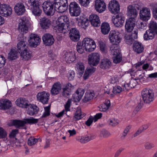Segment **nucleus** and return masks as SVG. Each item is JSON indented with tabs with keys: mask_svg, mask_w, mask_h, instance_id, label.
Returning <instances> with one entry per match:
<instances>
[{
	"mask_svg": "<svg viewBox=\"0 0 157 157\" xmlns=\"http://www.w3.org/2000/svg\"><path fill=\"white\" fill-rule=\"evenodd\" d=\"M76 46L77 49H95L96 48L94 41L89 38H84L82 43L78 42Z\"/></svg>",
	"mask_w": 157,
	"mask_h": 157,
	"instance_id": "1",
	"label": "nucleus"
},
{
	"mask_svg": "<svg viewBox=\"0 0 157 157\" xmlns=\"http://www.w3.org/2000/svg\"><path fill=\"white\" fill-rule=\"evenodd\" d=\"M141 95L143 101L146 103H149L154 99V92L152 90L143 89L141 93Z\"/></svg>",
	"mask_w": 157,
	"mask_h": 157,
	"instance_id": "2",
	"label": "nucleus"
},
{
	"mask_svg": "<svg viewBox=\"0 0 157 157\" xmlns=\"http://www.w3.org/2000/svg\"><path fill=\"white\" fill-rule=\"evenodd\" d=\"M120 33L117 30H112L109 34V38L113 44L117 45L121 42V38Z\"/></svg>",
	"mask_w": 157,
	"mask_h": 157,
	"instance_id": "3",
	"label": "nucleus"
},
{
	"mask_svg": "<svg viewBox=\"0 0 157 157\" xmlns=\"http://www.w3.org/2000/svg\"><path fill=\"white\" fill-rule=\"evenodd\" d=\"M38 120L33 118V117H30L29 118H27L25 119V121L19 120H14L12 122L14 125L17 127L23 126L26 123L30 124H34L38 122Z\"/></svg>",
	"mask_w": 157,
	"mask_h": 157,
	"instance_id": "4",
	"label": "nucleus"
},
{
	"mask_svg": "<svg viewBox=\"0 0 157 157\" xmlns=\"http://www.w3.org/2000/svg\"><path fill=\"white\" fill-rule=\"evenodd\" d=\"M100 56L98 53H91L88 56V62L90 66H96L99 63Z\"/></svg>",
	"mask_w": 157,
	"mask_h": 157,
	"instance_id": "5",
	"label": "nucleus"
},
{
	"mask_svg": "<svg viewBox=\"0 0 157 157\" xmlns=\"http://www.w3.org/2000/svg\"><path fill=\"white\" fill-rule=\"evenodd\" d=\"M69 10L71 15L74 16H78L81 12L80 7L75 2H72L70 4Z\"/></svg>",
	"mask_w": 157,
	"mask_h": 157,
	"instance_id": "6",
	"label": "nucleus"
},
{
	"mask_svg": "<svg viewBox=\"0 0 157 157\" xmlns=\"http://www.w3.org/2000/svg\"><path fill=\"white\" fill-rule=\"evenodd\" d=\"M43 10L48 16L52 15L54 12L53 4L50 2H45L42 5Z\"/></svg>",
	"mask_w": 157,
	"mask_h": 157,
	"instance_id": "7",
	"label": "nucleus"
},
{
	"mask_svg": "<svg viewBox=\"0 0 157 157\" xmlns=\"http://www.w3.org/2000/svg\"><path fill=\"white\" fill-rule=\"evenodd\" d=\"M108 8L111 13L115 14L120 11V6L119 2L116 0L110 1L109 4Z\"/></svg>",
	"mask_w": 157,
	"mask_h": 157,
	"instance_id": "8",
	"label": "nucleus"
},
{
	"mask_svg": "<svg viewBox=\"0 0 157 157\" xmlns=\"http://www.w3.org/2000/svg\"><path fill=\"white\" fill-rule=\"evenodd\" d=\"M41 39L37 35L31 34L28 40L29 45L31 47L36 48L39 44Z\"/></svg>",
	"mask_w": 157,
	"mask_h": 157,
	"instance_id": "9",
	"label": "nucleus"
},
{
	"mask_svg": "<svg viewBox=\"0 0 157 157\" xmlns=\"http://www.w3.org/2000/svg\"><path fill=\"white\" fill-rule=\"evenodd\" d=\"M49 96V93L45 91L39 92L36 96L37 100L43 104L48 103Z\"/></svg>",
	"mask_w": 157,
	"mask_h": 157,
	"instance_id": "10",
	"label": "nucleus"
},
{
	"mask_svg": "<svg viewBox=\"0 0 157 157\" xmlns=\"http://www.w3.org/2000/svg\"><path fill=\"white\" fill-rule=\"evenodd\" d=\"M150 10L146 7H143L140 11V17L141 19L144 21H147L149 19L150 16Z\"/></svg>",
	"mask_w": 157,
	"mask_h": 157,
	"instance_id": "11",
	"label": "nucleus"
},
{
	"mask_svg": "<svg viewBox=\"0 0 157 157\" xmlns=\"http://www.w3.org/2000/svg\"><path fill=\"white\" fill-rule=\"evenodd\" d=\"M64 57L66 62L70 63L74 61L75 59V54L73 51H70L69 50H65L63 51Z\"/></svg>",
	"mask_w": 157,
	"mask_h": 157,
	"instance_id": "12",
	"label": "nucleus"
},
{
	"mask_svg": "<svg viewBox=\"0 0 157 157\" xmlns=\"http://www.w3.org/2000/svg\"><path fill=\"white\" fill-rule=\"evenodd\" d=\"M136 19L134 17H130L126 20L125 28L128 32H130L133 30L135 25Z\"/></svg>",
	"mask_w": 157,
	"mask_h": 157,
	"instance_id": "13",
	"label": "nucleus"
},
{
	"mask_svg": "<svg viewBox=\"0 0 157 157\" xmlns=\"http://www.w3.org/2000/svg\"><path fill=\"white\" fill-rule=\"evenodd\" d=\"M12 10L9 6L3 4L0 5V14L3 16L7 17L12 14Z\"/></svg>",
	"mask_w": 157,
	"mask_h": 157,
	"instance_id": "14",
	"label": "nucleus"
},
{
	"mask_svg": "<svg viewBox=\"0 0 157 157\" xmlns=\"http://www.w3.org/2000/svg\"><path fill=\"white\" fill-rule=\"evenodd\" d=\"M124 17L121 14L117 15L114 18L113 17L112 21L115 26L121 27L124 22Z\"/></svg>",
	"mask_w": 157,
	"mask_h": 157,
	"instance_id": "15",
	"label": "nucleus"
},
{
	"mask_svg": "<svg viewBox=\"0 0 157 157\" xmlns=\"http://www.w3.org/2000/svg\"><path fill=\"white\" fill-rule=\"evenodd\" d=\"M69 37L71 40L74 41H78L80 38V36L78 30L75 28H72L69 33Z\"/></svg>",
	"mask_w": 157,
	"mask_h": 157,
	"instance_id": "16",
	"label": "nucleus"
},
{
	"mask_svg": "<svg viewBox=\"0 0 157 157\" xmlns=\"http://www.w3.org/2000/svg\"><path fill=\"white\" fill-rule=\"evenodd\" d=\"M42 40L45 45L48 46L52 45L55 40L53 36L48 33L44 34L42 37Z\"/></svg>",
	"mask_w": 157,
	"mask_h": 157,
	"instance_id": "17",
	"label": "nucleus"
},
{
	"mask_svg": "<svg viewBox=\"0 0 157 157\" xmlns=\"http://www.w3.org/2000/svg\"><path fill=\"white\" fill-rule=\"evenodd\" d=\"M40 24L42 29H47L49 28L51 26V21L48 18L44 17L40 19Z\"/></svg>",
	"mask_w": 157,
	"mask_h": 157,
	"instance_id": "18",
	"label": "nucleus"
},
{
	"mask_svg": "<svg viewBox=\"0 0 157 157\" xmlns=\"http://www.w3.org/2000/svg\"><path fill=\"white\" fill-rule=\"evenodd\" d=\"M95 9L99 13H101L105 11L106 8L105 3L103 1L96 0L95 2Z\"/></svg>",
	"mask_w": 157,
	"mask_h": 157,
	"instance_id": "19",
	"label": "nucleus"
},
{
	"mask_svg": "<svg viewBox=\"0 0 157 157\" xmlns=\"http://www.w3.org/2000/svg\"><path fill=\"white\" fill-rule=\"evenodd\" d=\"M89 19L91 24L93 26L98 27L100 25L101 22L99 17L97 15L92 14L90 16Z\"/></svg>",
	"mask_w": 157,
	"mask_h": 157,
	"instance_id": "20",
	"label": "nucleus"
},
{
	"mask_svg": "<svg viewBox=\"0 0 157 157\" xmlns=\"http://www.w3.org/2000/svg\"><path fill=\"white\" fill-rule=\"evenodd\" d=\"M18 24V29L22 34L27 33L28 30V27L25 21L20 19Z\"/></svg>",
	"mask_w": 157,
	"mask_h": 157,
	"instance_id": "21",
	"label": "nucleus"
},
{
	"mask_svg": "<svg viewBox=\"0 0 157 157\" xmlns=\"http://www.w3.org/2000/svg\"><path fill=\"white\" fill-rule=\"evenodd\" d=\"M20 51V55L24 61L29 60L32 56V53L31 51L28 50H19Z\"/></svg>",
	"mask_w": 157,
	"mask_h": 157,
	"instance_id": "22",
	"label": "nucleus"
},
{
	"mask_svg": "<svg viewBox=\"0 0 157 157\" xmlns=\"http://www.w3.org/2000/svg\"><path fill=\"white\" fill-rule=\"evenodd\" d=\"M59 25H64L69 28L70 26L68 18L66 16H62L59 17L56 21Z\"/></svg>",
	"mask_w": 157,
	"mask_h": 157,
	"instance_id": "23",
	"label": "nucleus"
},
{
	"mask_svg": "<svg viewBox=\"0 0 157 157\" xmlns=\"http://www.w3.org/2000/svg\"><path fill=\"white\" fill-rule=\"evenodd\" d=\"M61 90V86L59 82L54 84L51 90V93L52 95H56L58 94Z\"/></svg>",
	"mask_w": 157,
	"mask_h": 157,
	"instance_id": "24",
	"label": "nucleus"
},
{
	"mask_svg": "<svg viewBox=\"0 0 157 157\" xmlns=\"http://www.w3.org/2000/svg\"><path fill=\"white\" fill-rule=\"evenodd\" d=\"M113 55V60L114 63H119L122 60V55L119 50H115Z\"/></svg>",
	"mask_w": 157,
	"mask_h": 157,
	"instance_id": "25",
	"label": "nucleus"
},
{
	"mask_svg": "<svg viewBox=\"0 0 157 157\" xmlns=\"http://www.w3.org/2000/svg\"><path fill=\"white\" fill-rule=\"evenodd\" d=\"M14 10L16 13L18 15H21L24 13L25 11V7L23 3H18L14 7Z\"/></svg>",
	"mask_w": 157,
	"mask_h": 157,
	"instance_id": "26",
	"label": "nucleus"
},
{
	"mask_svg": "<svg viewBox=\"0 0 157 157\" xmlns=\"http://www.w3.org/2000/svg\"><path fill=\"white\" fill-rule=\"evenodd\" d=\"M20 52L19 50H11L8 54V59L11 61L16 59L19 57Z\"/></svg>",
	"mask_w": 157,
	"mask_h": 157,
	"instance_id": "27",
	"label": "nucleus"
},
{
	"mask_svg": "<svg viewBox=\"0 0 157 157\" xmlns=\"http://www.w3.org/2000/svg\"><path fill=\"white\" fill-rule=\"evenodd\" d=\"M11 106V102L8 100L3 99L0 100V109H9Z\"/></svg>",
	"mask_w": 157,
	"mask_h": 157,
	"instance_id": "28",
	"label": "nucleus"
},
{
	"mask_svg": "<svg viewBox=\"0 0 157 157\" xmlns=\"http://www.w3.org/2000/svg\"><path fill=\"white\" fill-rule=\"evenodd\" d=\"M84 93L83 89L78 88L76 91V92L73 95V98L74 101H78L80 100Z\"/></svg>",
	"mask_w": 157,
	"mask_h": 157,
	"instance_id": "29",
	"label": "nucleus"
},
{
	"mask_svg": "<svg viewBox=\"0 0 157 157\" xmlns=\"http://www.w3.org/2000/svg\"><path fill=\"white\" fill-rule=\"evenodd\" d=\"M17 106L20 107L26 108L28 106V101L25 98H20L17 99L15 101Z\"/></svg>",
	"mask_w": 157,
	"mask_h": 157,
	"instance_id": "30",
	"label": "nucleus"
},
{
	"mask_svg": "<svg viewBox=\"0 0 157 157\" xmlns=\"http://www.w3.org/2000/svg\"><path fill=\"white\" fill-rule=\"evenodd\" d=\"M95 137V136L93 135H86L81 137L78 140V141L81 143H85L94 139Z\"/></svg>",
	"mask_w": 157,
	"mask_h": 157,
	"instance_id": "31",
	"label": "nucleus"
},
{
	"mask_svg": "<svg viewBox=\"0 0 157 157\" xmlns=\"http://www.w3.org/2000/svg\"><path fill=\"white\" fill-rule=\"evenodd\" d=\"M127 11L128 15L132 17H136L138 12L136 10L132 5H129L127 8Z\"/></svg>",
	"mask_w": 157,
	"mask_h": 157,
	"instance_id": "32",
	"label": "nucleus"
},
{
	"mask_svg": "<svg viewBox=\"0 0 157 157\" xmlns=\"http://www.w3.org/2000/svg\"><path fill=\"white\" fill-rule=\"evenodd\" d=\"M157 34L155 33L153 31L148 29L146 31L144 35V38L145 40H148L153 39L155 35Z\"/></svg>",
	"mask_w": 157,
	"mask_h": 157,
	"instance_id": "33",
	"label": "nucleus"
},
{
	"mask_svg": "<svg viewBox=\"0 0 157 157\" xmlns=\"http://www.w3.org/2000/svg\"><path fill=\"white\" fill-rule=\"evenodd\" d=\"M100 64L101 68L106 69L111 66V62L108 59H104L101 60Z\"/></svg>",
	"mask_w": 157,
	"mask_h": 157,
	"instance_id": "34",
	"label": "nucleus"
},
{
	"mask_svg": "<svg viewBox=\"0 0 157 157\" xmlns=\"http://www.w3.org/2000/svg\"><path fill=\"white\" fill-rule=\"evenodd\" d=\"M57 25L55 27V29L57 32L65 33L69 30V27L65 26L64 25H59L57 24Z\"/></svg>",
	"mask_w": 157,
	"mask_h": 157,
	"instance_id": "35",
	"label": "nucleus"
},
{
	"mask_svg": "<svg viewBox=\"0 0 157 157\" xmlns=\"http://www.w3.org/2000/svg\"><path fill=\"white\" fill-rule=\"evenodd\" d=\"M94 95L93 91H88L86 93L84 98L83 99V101L84 102L89 101L93 99Z\"/></svg>",
	"mask_w": 157,
	"mask_h": 157,
	"instance_id": "36",
	"label": "nucleus"
},
{
	"mask_svg": "<svg viewBox=\"0 0 157 157\" xmlns=\"http://www.w3.org/2000/svg\"><path fill=\"white\" fill-rule=\"evenodd\" d=\"M110 29L109 25L107 23H103L101 26V30L102 33L106 35L108 33Z\"/></svg>",
	"mask_w": 157,
	"mask_h": 157,
	"instance_id": "37",
	"label": "nucleus"
},
{
	"mask_svg": "<svg viewBox=\"0 0 157 157\" xmlns=\"http://www.w3.org/2000/svg\"><path fill=\"white\" fill-rule=\"evenodd\" d=\"M32 12L36 16H40L42 13V10L40 8L39 5L33 7H31Z\"/></svg>",
	"mask_w": 157,
	"mask_h": 157,
	"instance_id": "38",
	"label": "nucleus"
},
{
	"mask_svg": "<svg viewBox=\"0 0 157 157\" xmlns=\"http://www.w3.org/2000/svg\"><path fill=\"white\" fill-rule=\"evenodd\" d=\"M27 113L30 115L33 116L37 113L38 108L36 106L28 105Z\"/></svg>",
	"mask_w": 157,
	"mask_h": 157,
	"instance_id": "39",
	"label": "nucleus"
},
{
	"mask_svg": "<svg viewBox=\"0 0 157 157\" xmlns=\"http://www.w3.org/2000/svg\"><path fill=\"white\" fill-rule=\"evenodd\" d=\"M110 106V102L109 100H106L105 102L101 105V107L99 108L100 111L106 112L109 109Z\"/></svg>",
	"mask_w": 157,
	"mask_h": 157,
	"instance_id": "40",
	"label": "nucleus"
},
{
	"mask_svg": "<svg viewBox=\"0 0 157 157\" xmlns=\"http://www.w3.org/2000/svg\"><path fill=\"white\" fill-rule=\"evenodd\" d=\"M149 29L151 30L156 34H157V23L154 21H151L149 24Z\"/></svg>",
	"mask_w": 157,
	"mask_h": 157,
	"instance_id": "41",
	"label": "nucleus"
},
{
	"mask_svg": "<svg viewBox=\"0 0 157 157\" xmlns=\"http://www.w3.org/2000/svg\"><path fill=\"white\" fill-rule=\"evenodd\" d=\"M150 6L152 8L153 16L155 19L157 20V4L152 3Z\"/></svg>",
	"mask_w": 157,
	"mask_h": 157,
	"instance_id": "42",
	"label": "nucleus"
},
{
	"mask_svg": "<svg viewBox=\"0 0 157 157\" xmlns=\"http://www.w3.org/2000/svg\"><path fill=\"white\" fill-rule=\"evenodd\" d=\"M111 135V133L107 130L105 129H102L100 131L99 136L104 138H107Z\"/></svg>",
	"mask_w": 157,
	"mask_h": 157,
	"instance_id": "43",
	"label": "nucleus"
},
{
	"mask_svg": "<svg viewBox=\"0 0 157 157\" xmlns=\"http://www.w3.org/2000/svg\"><path fill=\"white\" fill-rule=\"evenodd\" d=\"M141 73L140 71H137L136 72V80H139L142 83H144L145 81V78L144 77V74L143 75L140 73Z\"/></svg>",
	"mask_w": 157,
	"mask_h": 157,
	"instance_id": "44",
	"label": "nucleus"
},
{
	"mask_svg": "<svg viewBox=\"0 0 157 157\" xmlns=\"http://www.w3.org/2000/svg\"><path fill=\"white\" fill-rule=\"evenodd\" d=\"M29 45L24 41H20L17 44L18 49H26L28 48Z\"/></svg>",
	"mask_w": 157,
	"mask_h": 157,
	"instance_id": "45",
	"label": "nucleus"
},
{
	"mask_svg": "<svg viewBox=\"0 0 157 157\" xmlns=\"http://www.w3.org/2000/svg\"><path fill=\"white\" fill-rule=\"evenodd\" d=\"M75 68L80 73H82L84 71V67L83 63L79 62L76 65Z\"/></svg>",
	"mask_w": 157,
	"mask_h": 157,
	"instance_id": "46",
	"label": "nucleus"
},
{
	"mask_svg": "<svg viewBox=\"0 0 157 157\" xmlns=\"http://www.w3.org/2000/svg\"><path fill=\"white\" fill-rule=\"evenodd\" d=\"M155 147V145L152 143L150 142H146L144 144V147L147 150H151Z\"/></svg>",
	"mask_w": 157,
	"mask_h": 157,
	"instance_id": "47",
	"label": "nucleus"
},
{
	"mask_svg": "<svg viewBox=\"0 0 157 157\" xmlns=\"http://www.w3.org/2000/svg\"><path fill=\"white\" fill-rule=\"evenodd\" d=\"M124 41L126 43L128 44H131L133 40V39L130 35H125L124 37Z\"/></svg>",
	"mask_w": 157,
	"mask_h": 157,
	"instance_id": "48",
	"label": "nucleus"
},
{
	"mask_svg": "<svg viewBox=\"0 0 157 157\" xmlns=\"http://www.w3.org/2000/svg\"><path fill=\"white\" fill-rule=\"evenodd\" d=\"M50 106H48L44 107V113L42 117H45L48 116L50 114Z\"/></svg>",
	"mask_w": 157,
	"mask_h": 157,
	"instance_id": "49",
	"label": "nucleus"
},
{
	"mask_svg": "<svg viewBox=\"0 0 157 157\" xmlns=\"http://www.w3.org/2000/svg\"><path fill=\"white\" fill-rule=\"evenodd\" d=\"M38 140L33 137L29 138L28 141V144L29 145L32 146L34 145L37 142Z\"/></svg>",
	"mask_w": 157,
	"mask_h": 157,
	"instance_id": "50",
	"label": "nucleus"
},
{
	"mask_svg": "<svg viewBox=\"0 0 157 157\" xmlns=\"http://www.w3.org/2000/svg\"><path fill=\"white\" fill-rule=\"evenodd\" d=\"M134 49H144V47L142 44L139 42L136 41L133 44Z\"/></svg>",
	"mask_w": 157,
	"mask_h": 157,
	"instance_id": "51",
	"label": "nucleus"
},
{
	"mask_svg": "<svg viewBox=\"0 0 157 157\" xmlns=\"http://www.w3.org/2000/svg\"><path fill=\"white\" fill-rule=\"evenodd\" d=\"M74 118L76 121L82 118L80 109H78L77 110L75 113Z\"/></svg>",
	"mask_w": 157,
	"mask_h": 157,
	"instance_id": "52",
	"label": "nucleus"
},
{
	"mask_svg": "<svg viewBox=\"0 0 157 157\" xmlns=\"http://www.w3.org/2000/svg\"><path fill=\"white\" fill-rule=\"evenodd\" d=\"M68 5H60L57 10V12L60 13H63L67 10Z\"/></svg>",
	"mask_w": 157,
	"mask_h": 157,
	"instance_id": "53",
	"label": "nucleus"
},
{
	"mask_svg": "<svg viewBox=\"0 0 157 157\" xmlns=\"http://www.w3.org/2000/svg\"><path fill=\"white\" fill-rule=\"evenodd\" d=\"M91 0H78L79 3L82 6L84 7L88 6L91 2Z\"/></svg>",
	"mask_w": 157,
	"mask_h": 157,
	"instance_id": "54",
	"label": "nucleus"
},
{
	"mask_svg": "<svg viewBox=\"0 0 157 157\" xmlns=\"http://www.w3.org/2000/svg\"><path fill=\"white\" fill-rule=\"evenodd\" d=\"M28 3L31 6V7L39 5V0H28Z\"/></svg>",
	"mask_w": 157,
	"mask_h": 157,
	"instance_id": "55",
	"label": "nucleus"
},
{
	"mask_svg": "<svg viewBox=\"0 0 157 157\" xmlns=\"http://www.w3.org/2000/svg\"><path fill=\"white\" fill-rule=\"evenodd\" d=\"M122 90V88L119 86L113 87L112 92L114 94L120 93Z\"/></svg>",
	"mask_w": 157,
	"mask_h": 157,
	"instance_id": "56",
	"label": "nucleus"
},
{
	"mask_svg": "<svg viewBox=\"0 0 157 157\" xmlns=\"http://www.w3.org/2000/svg\"><path fill=\"white\" fill-rule=\"evenodd\" d=\"M136 78L132 79L130 81L129 84L131 88H134L137 85V82Z\"/></svg>",
	"mask_w": 157,
	"mask_h": 157,
	"instance_id": "57",
	"label": "nucleus"
},
{
	"mask_svg": "<svg viewBox=\"0 0 157 157\" xmlns=\"http://www.w3.org/2000/svg\"><path fill=\"white\" fill-rule=\"evenodd\" d=\"M143 6V4L140 1L136 2L134 4L135 8H136L138 10H140L142 8Z\"/></svg>",
	"mask_w": 157,
	"mask_h": 157,
	"instance_id": "58",
	"label": "nucleus"
},
{
	"mask_svg": "<svg viewBox=\"0 0 157 157\" xmlns=\"http://www.w3.org/2000/svg\"><path fill=\"white\" fill-rule=\"evenodd\" d=\"M6 59L4 57L0 55V68L4 67L6 63Z\"/></svg>",
	"mask_w": 157,
	"mask_h": 157,
	"instance_id": "59",
	"label": "nucleus"
},
{
	"mask_svg": "<svg viewBox=\"0 0 157 157\" xmlns=\"http://www.w3.org/2000/svg\"><path fill=\"white\" fill-rule=\"evenodd\" d=\"M62 95L64 97H67L70 95L71 92L69 91L66 90L64 88L63 89V91L62 93Z\"/></svg>",
	"mask_w": 157,
	"mask_h": 157,
	"instance_id": "60",
	"label": "nucleus"
},
{
	"mask_svg": "<svg viewBox=\"0 0 157 157\" xmlns=\"http://www.w3.org/2000/svg\"><path fill=\"white\" fill-rule=\"evenodd\" d=\"M7 136V134L5 130L2 128L0 127V138H4Z\"/></svg>",
	"mask_w": 157,
	"mask_h": 157,
	"instance_id": "61",
	"label": "nucleus"
},
{
	"mask_svg": "<svg viewBox=\"0 0 157 157\" xmlns=\"http://www.w3.org/2000/svg\"><path fill=\"white\" fill-rule=\"evenodd\" d=\"M63 88L71 92V90L73 89L74 87L71 83H68L64 86Z\"/></svg>",
	"mask_w": 157,
	"mask_h": 157,
	"instance_id": "62",
	"label": "nucleus"
},
{
	"mask_svg": "<svg viewBox=\"0 0 157 157\" xmlns=\"http://www.w3.org/2000/svg\"><path fill=\"white\" fill-rule=\"evenodd\" d=\"M75 73L73 70L69 71L68 75V79L70 80H72L75 76Z\"/></svg>",
	"mask_w": 157,
	"mask_h": 157,
	"instance_id": "63",
	"label": "nucleus"
},
{
	"mask_svg": "<svg viewBox=\"0 0 157 157\" xmlns=\"http://www.w3.org/2000/svg\"><path fill=\"white\" fill-rule=\"evenodd\" d=\"M118 124V122L117 120L115 119L112 120H109V124L113 126H117Z\"/></svg>",
	"mask_w": 157,
	"mask_h": 157,
	"instance_id": "64",
	"label": "nucleus"
}]
</instances>
